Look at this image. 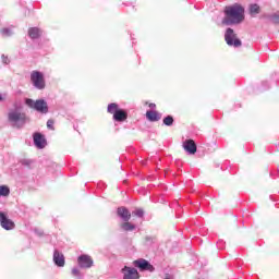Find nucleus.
<instances>
[{
    "label": "nucleus",
    "mask_w": 279,
    "mask_h": 279,
    "mask_svg": "<svg viewBox=\"0 0 279 279\" xmlns=\"http://www.w3.org/2000/svg\"><path fill=\"white\" fill-rule=\"evenodd\" d=\"M146 118L149 121H159L161 120V116L157 113V111H147L146 112Z\"/></svg>",
    "instance_id": "dca6fc26"
},
{
    "label": "nucleus",
    "mask_w": 279,
    "mask_h": 279,
    "mask_svg": "<svg viewBox=\"0 0 279 279\" xmlns=\"http://www.w3.org/2000/svg\"><path fill=\"white\" fill-rule=\"evenodd\" d=\"M8 120L12 128H24L25 123L28 121V118L22 105H14L13 109H9Z\"/></svg>",
    "instance_id": "f03ea898"
},
{
    "label": "nucleus",
    "mask_w": 279,
    "mask_h": 279,
    "mask_svg": "<svg viewBox=\"0 0 279 279\" xmlns=\"http://www.w3.org/2000/svg\"><path fill=\"white\" fill-rule=\"evenodd\" d=\"M43 34V31L38 28L37 26H33L32 28L28 29V35L32 39H38L40 35Z\"/></svg>",
    "instance_id": "2eb2a0df"
},
{
    "label": "nucleus",
    "mask_w": 279,
    "mask_h": 279,
    "mask_svg": "<svg viewBox=\"0 0 279 279\" xmlns=\"http://www.w3.org/2000/svg\"><path fill=\"white\" fill-rule=\"evenodd\" d=\"M225 39L228 46H234V48H239L240 46H242V41L241 39H239L233 28H227L225 33Z\"/></svg>",
    "instance_id": "39448f33"
},
{
    "label": "nucleus",
    "mask_w": 279,
    "mask_h": 279,
    "mask_svg": "<svg viewBox=\"0 0 279 279\" xmlns=\"http://www.w3.org/2000/svg\"><path fill=\"white\" fill-rule=\"evenodd\" d=\"M71 274L74 278H82V274L77 267H73Z\"/></svg>",
    "instance_id": "4be33fe9"
},
{
    "label": "nucleus",
    "mask_w": 279,
    "mask_h": 279,
    "mask_svg": "<svg viewBox=\"0 0 279 279\" xmlns=\"http://www.w3.org/2000/svg\"><path fill=\"white\" fill-rule=\"evenodd\" d=\"M31 82L36 89H45L47 83L45 81V74L38 70H34L31 74Z\"/></svg>",
    "instance_id": "7ed1b4c3"
},
{
    "label": "nucleus",
    "mask_w": 279,
    "mask_h": 279,
    "mask_svg": "<svg viewBox=\"0 0 279 279\" xmlns=\"http://www.w3.org/2000/svg\"><path fill=\"white\" fill-rule=\"evenodd\" d=\"M47 125L48 128H53V120H48Z\"/></svg>",
    "instance_id": "cd10ccee"
},
{
    "label": "nucleus",
    "mask_w": 279,
    "mask_h": 279,
    "mask_svg": "<svg viewBox=\"0 0 279 279\" xmlns=\"http://www.w3.org/2000/svg\"><path fill=\"white\" fill-rule=\"evenodd\" d=\"M0 223L4 230H14L15 223L9 219L7 213L0 211Z\"/></svg>",
    "instance_id": "6e6552de"
},
{
    "label": "nucleus",
    "mask_w": 279,
    "mask_h": 279,
    "mask_svg": "<svg viewBox=\"0 0 279 279\" xmlns=\"http://www.w3.org/2000/svg\"><path fill=\"white\" fill-rule=\"evenodd\" d=\"M53 263L57 267H65L64 254L59 252V250H54L53 252Z\"/></svg>",
    "instance_id": "9b49d317"
},
{
    "label": "nucleus",
    "mask_w": 279,
    "mask_h": 279,
    "mask_svg": "<svg viewBox=\"0 0 279 279\" xmlns=\"http://www.w3.org/2000/svg\"><path fill=\"white\" fill-rule=\"evenodd\" d=\"M10 193V186H8L7 184L0 185V197H8Z\"/></svg>",
    "instance_id": "a211bd4d"
},
{
    "label": "nucleus",
    "mask_w": 279,
    "mask_h": 279,
    "mask_svg": "<svg viewBox=\"0 0 279 279\" xmlns=\"http://www.w3.org/2000/svg\"><path fill=\"white\" fill-rule=\"evenodd\" d=\"M150 109H155L156 108V105H149Z\"/></svg>",
    "instance_id": "7c9ffc66"
},
{
    "label": "nucleus",
    "mask_w": 279,
    "mask_h": 279,
    "mask_svg": "<svg viewBox=\"0 0 279 279\" xmlns=\"http://www.w3.org/2000/svg\"><path fill=\"white\" fill-rule=\"evenodd\" d=\"M1 33H2V35L7 36V37H11V35H13L12 28H8V27L7 28H2Z\"/></svg>",
    "instance_id": "5701e85b"
},
{
    "label": "nucleus",
    "mask_w": 279,
    "mask_h": 279,
    "mask_svg": "<svg viewBox=\"0 0 279 279\" xmlns=\"http://www.w3.org/2000/svg\"><path fill=\"white\" fill-rule=\"evenodd\" d=\"M118 216L121 217V219H123L124 223H126V221H130L132 217L130 210H128V208H125L124 206L118 208Z\"/></svg>",
    "instance_id": "ddd939ff"
},
{
    "label": "nucleus",
    "mask_w": 279,
    "mask_h": 279,
    "mask_svg": "<svg viewBox=\"0 0 279 279\" xmlns=\"http://www.w3.org/2000/svg\"><path fill=\"white\" fill-rule=\"evenodd\" d=\"M7 98V95L4 94H0V102H3V100H5Z\"/></svg>",
    "instance_id": "bb28decb"
},
{
    "label": "nucleus",
    "mask_w": 279,
    "mask_h": 279,
    "mask_svg": "<svg viewBox=\"0 0 279 279\" xmlns=\"http://www.w3.org/2000/svg\"><path fill=\"white\" fill-rule=\"evenodd\" d=\"M245 20V9L242 4L234 3L225 9V17L222 24L232 26L233 24H241Z\"/></svg>",
    "instance_id": "f257e3e1"
},
{
    "label": "nucleus",
    "mask_w": 279,
    "mask_h": 279,
    "mask_svg": "<svg viewBox=\"0 0 279 279\" xmlns=\"http://www.w3.org/2000/svg\"><path fill=\"white\" fill-rule=\"evenodd\" d=\"M26 105L31 109H35L39 113H49V107L46 100H32V98L26 99Z\"/></svg>",
    "instance_id": "20e7f679"
},
{
    "label": "nucleus",
    "mask_w": 279,
    "mask_h": 279,
    "mask_svg": "<svg viewBox=\"0 0 279 279\" xmlns=\"http://www.w3.org/2000/svg\"><path fill=\"white\" fill-rule=\"evenodd\" d=\"M220 245H221V242H220V243H218V247H220Z\"/></svg>",
    "instance_id": "2f4dec72"
},
{
    "label": "nucleus",
    "mask_w": 279,
    "mask_h": 279,
    "mask_svg": "<svg viewBox=\"0 0 279 279\" xmlns=\"http://www.w3.org/2000/svg\"><path fill=\"white\" fill-rule=\"evenodd\" d=\"M121 228L125 232H133L134 230H136V226L134 223H131L130 219L125 223H121Z\"/></svg>",
    "instance_id": "f3484780"
},
{
    "label": "nucleus",
    "mask_w": 279,
    "mask_h": 279,
    "mask_svg": "<svg viewBox=\"0 0 279 279\" xmlns=\"http://www.w3.org/2000/svg\"><path fill=\"white\" fill-rule=\"evenodd\" d=\"M116 121H125L128 120V113L123 109H119L117 105V112L113 116Z\"/></svg>",
    "instance_id": "4468645a"
},
{
    "label": "nucleus",
    "mask_w": 279,
    "mask_h": 279,
    "mask_svg": "<svg viewBox=\"0 0 279 279\" xmlns=\"http://www.w3.org/2000/svg\"><path fill=\"white\" fill-rule=\"evenodd\" d=\"M117 111H118V105L116 102H111L110 105H108V113L113 114V120Z\"/></svg>",
    "instance_id": "aec40b11"
},
{
    "label": "nucleus",
    "mask_w": 279,
    "mask_h": 279,
    "mask_svg": "<svg viewBox=\"0 0 279 279\" xmlns=\"http://www.w3.org/2000/svg\"><path fill=\"white\" fill-rule=\"evenodd\" d=\"M123 279H140L141 276L137 269L132 267H124L122 269Z\"/></svg>",
    "instance_id": "1a4fd4ad"
},
{
    "label": "nucleus",
    "mask_w": 279,
    "mask_h": 279,
    "mask_svg": "<svg viewBox=\"0 0 279 279\" xmlns=\"http://www.w3.org/2000/svg\"><path fill=\"white\" fill-rule=\"evenodd\" d=\"M183 147L189 154H196L197 145L193 138H186L183 141Z\"/></svg>",
    "instance_id": "9d476101"
},
{
    "label": "nucleus",
    "mask_w": 279,
    "mask_h": 279,
    "mask_svg": "<svg viewBox=\"0 0 279 279\" xmlns=\"http://www.w3.org/2000/svg\"><path fill=\"white\" fill-rule=\"evenodd\" d=\"M270 20L275 24H279V13H272V15H270Z\"/></svg>",
    "instance_id": "393cba45"
},
{
    "label": "nucleus",
    "mask_w": 279,
    "mask_h": 279,
    "mask_svg": "<svg viewBox=\"0 0 279 279\" xmlns=\"http://www.w3.org/2000/svg\"><path fill=\"white\" fill-rule=\"evenodd\" d=\"M77 264L81 269H90L94 266V260L92 256H88L87 254H82L77 258Z\"/></svg>",
    "instance_id": "0eeeda50"
},
{
    "label": "nucleus",
    "mask_w": 279,
    "mask_h": 279,
    "mask_svg": "<svg viewBox=\"0 0 279 279\" xmlns=\"http://www.w3.org/2000/svg\"><path fill=\"white\" fill-rule=\"evenodd\" d=\"M248 11L251 15H256L257 13H260V7L255 2L248 5Z\"/></svg>",
    "instance_id": "6ab92c4d"
},
{
    "label": "nucleus",
    "mask_w": 279,
    "mask_h": 279,
    "mask_svg": "<svg viewBox=\"0 0 279 279\" xmlns=\"http://www.w3.org/2000/svg\"><path fill=\"white\" fill-rule=\"evenodd\" d=\"M173 121L174 119L172 118V116H167L166 118H163L165 125H173Z\"/></svg>",
    "instance_id": "412c9836"
},
{
    "label": "nucleus",
    "mask_w": 279,
    "mask_h": 279,
    "mask_svg": "<svg viewBox=\"0 0 279 279\" xmlns=\"http://www.w3.org/2000/svg\"><path fill=\"white\" fill-rule=\"evenodd\" d=\"M163 279H174V277L171 276L170 274H166V276L163 277Z\"/></svg>",
    "instance_id": "c85d7f7f"
},
{
    "label": "nucleus",
    "mask_w": 279,
    "mask_h": 279,
    "mask_svg": "<svg viewBox=\"0 0 279 279\" xmlns=\"http://www.w3.org/2000/svg\"><path fill=\"white\" fill-rule=\"evenodd\" d=\"M1 59L2 63H4L5 65H9L11 63V60L9 59V57H7V54H2Z\"/></svg>",
    "instance_id": "a878e982"
},
{
    "label": "nucleus",
    "mask_w": 279,
    "mask_h": 279,
    "mask_svg": "<svg viewBox=\"0 0 279 279\" xmlns=\"http://www.w3.org/2000/svg\"><path fill=\"white\" fill-rule=\"evenodd\" d=\"M133 266L140 269V271H155V267H153L148 260H145V258H138L137 260H134Z\"/></svg>",
    "instance_id": "423d86ee"
},
{
    "label": "nucleus",
    "mask_w": 279,
    "mask_h": 279,
    "mask_svg": "<svg viewBox=\"0 0 279 279\" xmlns=\"http://www.w3.org/2000/svg\"><path fill=\"white\" fill-rule=\"evenodd\" d=\"M22 162H23V165H31L32 160H23Z\"/></svg>",
    "instance_id": "c756f323"
},
{
    "label": "nucleus",
    "mask_w": 279,
    "mask_h": 279,
    "mask_svg": "<svg viewBox=\"0 0 279 279\" xmlns=\"http://www.w3.org/2000/svg\"><path fill=\"white\" fill-rule=\"evenodd\" d=\"M34 143L36 147H38L39 149H43L47 145V138H45V136L41 135V133H35Z\"/></svg>",
    "instance_id": "f8f14e48"
},
{
    "label": "nucleus",
    "mask_w": 279,
    "mask_h": 279,
    "mask_svg": "<svg viewBox=\"0 0 279 279\" xmlns=\"http://www.w3.org/2000/svg\"><path fill=\"white\" fill-rule=\"evenodd\" d=\"M133 215H136V217H144L145 213L143 208H136L135 210H133Z\"/></svg>",
    "instance_id": "b1692460"
}]
</instances>
